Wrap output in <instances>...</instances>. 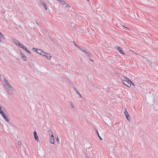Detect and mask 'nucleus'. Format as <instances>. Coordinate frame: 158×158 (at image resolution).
I'll return each instance as SVG.
<instances>
[{"instance_id": "obj_20", "label": "nucleus", "mask_w": 158, "mask_h": 158, "mask_svg": "<svg viewBox=\"0 0 158 158\" xmlns=\"http://www.w3.org/2000/svg\"><path fill=\"white\" fill-rule=\"evenodd\" d=\"M3 36L2 34L0 32V42H1V38L3 37Z\"/></svg>"}, {"instance_id": "obj_9", "label": "nucleus", "mask_w": 158, "mask_h": 158, "mask_svg": "<svg viewBox=\"0 0 158 158\" xmlns=\"http://www.w3.org/2000/svg\"><path fill=\"white\" fill-rule=\"evenodd\" d=\"M124 113L125 114L126 117L128 121H129L130 119V117L127 111V110L126 109H125V111L124 112Z\"/></svg>"}, {"instance_id": "obj_31", "label": "nucleus", "mask_w": 158, "mask_h": 158, "mask_svg": "<svg viewBox=\"0 0 158 158\" xmlns=\"http://www.w3.org/2000/svg\"><path fill=\"white\" fill-rule=\"evenodd\" d=\"M2 107V106L1 105H0V107Z\"/></svg>"}, {"instance_id": "obj_3", "label": "nucleus", "mask_w": 158, "mask_h": 158, "mask_svg": "<svg viewBox=\"0 0 158 158\" xmlns=\"http://www.w3.org/2000/svg\"><path fill=\"white\" fill-rule=\"evenodd\" d=\"M82 52H84L86 54V56L89 57H91V54L90 52L86 50H84L83 48L82 49V50H81Z\"/></svg>"}, {"instance_id": "obj_19", "label": "nucleus", "mask_w": 158, "mask_h": 158, "mask_svg": "<svg viewBox=\"0 0 158 158\" xmlns=\"http://www.w3.org/2000/svg\"><path fill=\"white\" fill-rule=\"evenodd\" d=\"M74 45L76 47H77V48L81 50V51L82 50V49L83 48H81L79 47L75 43H74Z\"/></svg>"}, {"instance_id": "obj_29", "label": "nucleus", "mask_w": 158, "mask_h": 158, "mask_svg": "<svg viewBox=\"0 0 158 158\" xmlns=\"http://www.w3.org/2000/svg\"><path fill=\"white\" fill-rule=\"evenodd\" d=\"M90 61H92V62H93V61H94V60H93L91 59H90Z\"/></svg>"}, {"instance_id": "obj_13", "label": "nucleus", "mask_w": 158, "mask_h": 158, "mask_svg": "<svg viewBox=\"0 0 158 158\" xmlns=\"http://www.w3.org/2000/svg\"><path fill=\"white\" fill-rule=\"evenodd\" d=\"M34 135L35 140L36 141H38L39 140V139L38 136L37 135V133L35 131H34Z\"/></svg>"}, {"instance_id": "obj_2", "label": "nucleus", "mask_w": 158, "mask_h": 158, "mask_svg": "<svg viewBox=\"0 0 158 158\" xmlns=\"http://www.w3.org/2000/svg\"><path fill=\"white\" fill-rule=\"evenodd\" d=\"M42 56L45 57L48 60H50L52 56L50 54L43 52L42 54Z\"/></svg>"}, {"instance_id": "obj_10", "label": "nucleus", "mask_w": 158, "mask_h": 158, "mask_svg": "<svg viewBox=\"0 0 158 158\" xmlns=\"http://www.w3.org/2000/svg\"><path fill=\"white\" fill-rule=\"evenodd\" d=\"M116 48L117 50H118L119 52L120 53L123 55L125 54L124 52H123V50H122V48L121 47H116Z\"/></svg>"}, {"instance_id": "obj_14", "label": "nucleus", "mask_w": 158, "mask_h": 158, "mask_svg": "<svg viewBox=\"0 0 158 158\" xmlns=\"http://www.w3.org/2000/svg\"><path fill=\"white\" fill-rule=\"evenodd\" d=\"M21 55L22 59L24 61L27 60V57L24 55L22 52H20Z\"/></svg>"}, {"instance_id": "obj_5", "label": "nucleus", "mask_w": 158, "mask_h": 158, "mask_svg": "<svg viewBox=\"0 0 158 158\" xmlns=\"http://www.w3.org/2000/svg\"><path fill=\"white\" fill-rule=\"evenodd\" d=\"M32 50L36 52L39 54H40L41 55L43 52V51L41 49H37L34 48H33Z\"/></svg>"}, {"instance_id": "obj_8", "label": "nucleus", "mask_w": 158, "mask_h": 158, "mask_svg": "<svg viewBox=\"0 0 158 158\" xmlns=\"http://www.w3.org/2000/svg\"><path fill=\"white\" fill-rule=\"evenodd\" d=\"M19 46L22 48L23 50H25L28 53L30 54L31 53L27 49V48L23 45L21 44Z\"/></svg>"}, {"instance_id": "obj_27", "label": "nucleus", "mask_w": 158, "mask_h": 158, "mask_svg": "<svg viewBox=\"0 0 158 158\" xmlns=\"http://www.w3.org/2000/svg\"><path fill=\"white\" fill-rule=\"evenodd\" d=\"M98 135V136L99 138H100V139L101 140H102V139L101 138V137L99 135Z\"/></svg>"}, {"instance_id": "obj_18", "label": "nucleus", "mask_w": 158, "mask_h": 158, "mask_svg": "<svg viewBox=\"0 0 158 158\" xmlns=\"http://www.w3.org/2000/svg\"><path fill=\"white\" fill-rule=\"evenodd\" d=\"M48 133L49 135L51 136L53 135L52 132L50 129H49L48 131Z\"/></svg>"}, {"instance_id": "obj_26", "label": "nucleus", "mask_w": 158, "mask_h": 158, "mask_svg": "<svg viewBox=\"0 0 158 158\" xmlns=\"http://www.w3.org/2000/svg\"><path fill=\"white\" fill-rule=\"evenodd\" d=\"M123 28L125 27V28H126L127 29H129V28H127V27H125V26H123Z\"/></svg>"}, {"instance_id": "obj_24", "label": "nucleus", "mask_w": 158, "mask_h": 158, "mask_svg": "<svg viewBox=\"0 0 158 158\" xmlns=\"http://www.w3.org/2000/svg\"><path fill=\"white\" fill-rule=\"evenodd\" d=\"M56 140H57V142H58L59 141V139H58V137H57V138L56 139Z\"/></svg>"}, {"instance_id": "obj_15", "label": "nucleus", "mask_w": 158, "mask_h": 158, "mask_svg": "<svg viewBox=\"0 0 158 158\" xmlns=\"http://www.w3.org/2000/svg\"><path fill=\"white\" fill-rule=\"evenodd\" d=\"M1 115L4 118L5 120L7 122H9V120L8 119L7 117H6V115H5L4 113H2Z\"/></svg>"}, {"instance_id": "obj_17", "label": "nucleus", "mask_w": 158, "mask_h": 158, "mask_svg": "<svg viewBox=\"0 0 158 158\" xmlns=\"http://www.w3.org/2000/svg\"><path fill=\"white\" fill-rule=\"evenodd\" d=\"M18 146L19 148H20L21 146V142L20 140H19L18 142Z\"/></svg>"}, {"instance_id": "obj_25", "label": "nucleus", "mask_w": 158, "mask_h": 158, "mask_svg": "<svg viewBox=\"0 0 158 158\" xmlns=\"http://www.w3.org/2000/svg\"><path fill=\"white\" fill-rule=\"evenodd\" d=\"M45 8L46 9V10H47V6H45Z\"/></svg>"}, {"instance_id": "obj_1", "label": "nucleus", "mask_w": 158, "mask_h": 158, "mask_svg": "<svg viewBox=\"0 0 158 158\" xmlns=\"http://www.w3.org/2000/svg\"><path fill=\"white\" fill-rule=\"evenodd\" d=\"M3 85L5 89L6 92L10 95H12L14 94L15 89L9 84L8 81L4 79L3 81Z\"/></svg>"}, {"instance_id": "obj_16", "label": "nucleus", "mask_w": 158, "mask_h": 158, "mask_svg": "<svg viewBox=\"0 0 158 158\" xmlns=\"http://www.w3.org/2000/svg\"><path fill=\"white\" fill-rule=\"evenodd\" d=\"M13 42L15 43L16 44L18 45L19 46L21 44H20L19 41L16 40L14 39L13 41Z\"/></svg>"}, {"instance_id": "obj_6", "label": "nucleus", "mask_w": 158, "mask_h": 158, "mask_svg": "<svg viewBox=\"0 0 158 158\" xmlns=\"http://www.w3.org/2000/svg\"><path fill=\"white\" fill-rule=\"evenodd\" d=\"M49 141L52 144H54L55 138L53 135H52L49 137Z\"/></svg>"}, {"instance_id": "obj_22", "label": "nucleus", "mask_w": 158, "mask_h": 158, "mask_svg": "<svg viewBox=\"0 0 158 158\" xmlns=\"http://www.w3.org/2000/svg\"><path fill=\"white\" fill-rule=\"evenodd\" d=\"M70 105H71L73 109H75V108L74 107V106L73 105V104L72 102H70Z\"/></svg>"}, {"instance_id": "obj_11", "label": "nucleus", "mask_w": 158, "mask_h": 158, "mask_svg": "<svg viewBox=\"0 0 158 158\" xmlns=\"http://www.w3.org/2000/svg\"><path fill=\"white\" fill-rule=\"evenodd\" d=\"M142 57L144 59V61H146L148 63V64H149L151 66H152L151 64H152V62L151 61H150L146 57H143V56Z\"/></svg>"}, {"instance_id": "obj_32", "label": "nucleus", "mask_w": 158, "mask_h": 158, "mask_svg": "<svg viewBox=\"0 0 158 158\" xmlns=\"http://www.w3.org/2000/svg\"><path fill=\"white\" fill-rule=\"evenodd\" d=\"M88 2H89V0H86Z\"/></svg>"}, {"instance_id": "obj_12", "label": "nucleus", "mask_w": 158, "mask_h": 158, "mask_svg": "<svg viewBox=\"0 0 158 158\" xmlns=\"http://www.w3.org/2000/svg\"><path fill=\"white\" fill-rule=\"evenodd\" d=\"M121 75V76L123 77L125 79L126 81H128L130 82L133 85H134V83L127 77H126L124 76L123 75L121 74H119V75L118 76L119 77H120V75Z\"/></svg>"}, {"instance_id": "obj_30", "label": "nucleus", "mask_w": 158, "mask_h": 158, "mask_svg": "<svg viewBox=\"0 0 158 158\" xmlns=\"http://www.w3.org/2000/svg\"><path fill=\"white\" fill-rule=\"evenodd\" d=\"M97 134H98V135H99L98 132L97 131Z\"/></svg>"}, {"instance_id": "obj_4", "label": "nucleus", "mask_w": 158, "mask_h": 158, "mask_svg": "<svg viewBox=\"0 0 158 158\" xmlns=\"http://www.w3.org/2000/svg\"><path fill=\"white\" fill-rule=\"evenodd\" d=\"M57 1L61 3L62 5H65L66 7H70L69 5L64 1L62 0H57Z\"/></svg>"}, {"instance_id": "obj_28", "label": "nucleus", "mask_w": 158, "mask_h": 158, "mask_svg": "<svg viewBox=\"0 0 158 158\" xmlns=\"http://www.w3.org/2000/svg\"><path fill=\"white\" fill-rule=\"evenodd\" d=\"M86 158H89L88 156L87 155H85Z\"/></svg>"}, {"instance_id": "obj_23", "label": "nucleus", "mask_w": 158, "mask_h": 158, "mask_svg": "<svg viewBox=\"0 0 158 158\" xmlns=\"http://www.w3.org/2000/svg\"><path fill=\"white\" fill-rule=\"evenodd\" d=\"M1 108L2 107H0V113L1 114L3 113V111L2 110Z\"/></svg>"}, {"instance_id": "obj_21", "label": "nucleus", "mask_w": 158, "mask_h": 158, "mask_svg": "<svg viewBox=\"0 0 158 158\" xmlns=\"http://www.w3.org/2000/svg\"><path fill=\"white\" fill-rule=\"evenodd\" d=\"M76 93H77V94L79 95V96L80 97H81V98L82 97V96H81V95L80 94L79 92H78V91L77 89H76Z\"/></svg>"}, {"instance_id": "obj_7", "label": "nucleus", "mask_w": 158, "mask_h": 158, "mask_svg": "<svg viewBox=\"0 0 158 158\" xmlns=\"http://www.w3.org/2000/svg\"><path fill=\"white\" fill-rule=\"evenodd\" d=\"M122 82L124 85L127 86L128 87H130L131 85L127 81L125 80H122Z\"/></svg>"}]
</instances>
